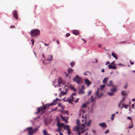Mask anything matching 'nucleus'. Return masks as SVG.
<instances>
[{
    "label": "nucleus",
    "mask_w": 135,
    "mask_h": 135,
    "mask_svg": "<svg viewBox=\"0 0 135 135\" xmlns=\"http://www.w3.org/2000/svg\"><path fill=\"white\" fill-rule=\"evenodd\" d=\"M26 130H28V134L29 135H32L38 130V128H36L33 129L32 127H30L27 128Z\"/></svg>",
    "instance_id": "obj_1"
},
{
    "label": "nucleus",
    "mask_w": 135,
    "mask_h": 135,
    "mask_svg": "<svg viewBox=\"0 0 135 135\" xmlns=\"http://www.w3.org/2000/svg\"><path fill=\"white\" fill-rule=\"evenodd\" d=\"M40 31L37 29H35L31 30L30 34L32 37H35L40 34Z\"/></svg>",
    "instance_id": "obj_2"
},
{
    "label": "nucleus",
    "mask_w": 135,
    "mask_h": 135,
    "mask_svg": "<svg viewBox=\"0 0 135 135\" xmlns=\"http://www.w3.org/2000/svg\"><path fill=\"white\" fill-rule=\"evenodd\" d=\"M76 93H75L72 94L71 95V97L67 98L66 100H65V102H68L69 103H72L74 99V98L73 96V95L76 96Z\"/></svg>",
    "instance_id": "obj_3"
},
{
    "label": "nucleus",
    "mask_w": 135,
    "mask_h": 135,
    "mask_svg": "<svg viewBox=\"0 0 135 135\" xmlns=\"http://www.w3.org/2000/svg\"><path fill=\"white\" fill-rule=\"evenodd\" d=\"M73 80L74 81H75L78 84L81 83L82 81L81 78L79 77L77 75L74 78Z\"/></svg>",
    "instance_id": "obj_4"
},
{
    "label": "nucleus",
    "mask_w": 135,
    "mask_h": 135,
    "mask_svg": "<svg viewBox=\"0 0 135 135\" xmlns=\"http://www.w3.org/2000/svg\"><path fill=\"white\" fill-rule=\"evenodd\" d=\"M62 84L61 81H60V79L55 80L53 84L55 87H59L61 86L60 84Z\"/></svg>",
    "instance_id": "obj_5"
},
{
    "label": "nucleus",
    "mask_w": 135,
    "mask_h": 135,
    "mask_svg": "<svg viewBox=\"0 0 135 135\" xmlns=\"http://www.w3.org/2000/svg\"><path fill=\"white\" fill-rule=\"evenodd\" d=\"M47 106V104H46L43 107H38L37 109V112L35 113L36 114H38L41 111L43 110L44 109L46 108H48Z\"/></svg>",
    "instance_id": "obj_6"
},
{
    "label": "nucleus",
    "mask_w": 135,
    "mask_h": 135,
    "mask_svg": "<svg viewBox=\"0 0 135 135\" xmlns=\"http://www.w3.org/2000/svg\"><path fill=\"white\" fill-rule=\"evenodd\" d=\"M61 126L63 128L64 130H68L69 129V126L68 125H65V124L63 123H60Z\"/></svg>",
    "instance_id": "obj_7"
},
{
    "label": "nucleus",
    "mask_w": 135,
    "mask_h": 135,
    "mask_svg": "<svg viewBox=\"0 0 135 135\" xmlns=\"http://www.w3.org/2000/svg\"><path fill=\"white\" fill-rule=\"evenodd\" d=\"M12 13L14 17L16 19H18V16L17 11L16 10H14L12 12Z\"/></svg>",
    "instance_id": "obj_8"
},
{
    "label": "nucleus",
    "mask_w": 135,
    "mask_h": 135,
    "mask_svg": "<svg viewBox=\"0 0 135 135\" xmlns=\"http://www.w3.org/2000/svg\"><path fill=\"white\" fill-rule=\"evenodd\" d=\"M80 128L79 127L76 126H75L73 129L74 131H76L78 133V135H80L81 132L79 131Z\"/></svg>",
    "instance_id": "obj_9"
},
{
    "label": "nucleus",
    "mask_w": 135,
    "mask_h": 135,
    "mask_svg": "<svg viewBox=\"0 0 135 135\" xmlns=\"http://www.w3.org/2000/svg\"><path fill=\"white\" fill-rule=\"evenodd\" d=\"M57 101L56 100H54L50 104H47V106L49 108V107L53 105H55L56 104Z\"/></svg>",
    "instance_id": "obj_10"
},
{
    "label": "nucleus",
    "mask_w": 135,
    "mask_h": 135,
    "mask_svg": "<svg viewBox=\"0 0 135 135\" xmlns=\"http://www.w3.org/2000/svg\"><path fill=\"white\" fill-rule=\"evenodd\" d=\"M99 125L102 128H105L107 127V125L104 123H100Z\"/></svg>",
    "instance_id": "obj_11"
},
{
    "label": "nucleus",
    "mask_w": 135,
    "mask_h": 135,
    "mask_svg": "<svg viewBox=\"0 0 135 135\" xmlns=\"http://www.w3.org/2000/svg\"><path fill=\"white\" fill-rule=\"evenodd\" d=\"M108 66L109 69H117V67L116 66H113L111 65H108Z\"/></svg>",
    "instance_id": "obj_12"
},
{
    "label": "nucleus",
    "mask_w": 135,
    "mask_h": 135,
    "mask_svg": "<svg viewBox=\"0 0 135 135\" xmlns=\"http://www.w3.org/2000/svg\"><path fill=\"white\" fill-rule=\"evenodd\" d=\"M84 80L85 82L86 85L88 86H89L91 84V83L88 79H85Z\"/></svg>",
    "instance_id": "obj_13"
},
{
    "label": "nucleus",
    "mask_w": 135,
    "mask_h": 135,
    "mask_svg": "<svg viewBox=\"0 0 135 135\" xmlns=\"http://www.w3.org/2000/svg\"><path fill=\"white\" fill-rule=\"evenodd\" d=\"M99 89H98L96 93L95 94V95L97 96L98 98H100L101 97L102 95H103L102 93H101L100 95H98V94L99 93Z\"/></svg>",
    "instance_id": "obj_14"
},
{
    "label": "nucleus",
    "mask_w": 135,
    "mask_h": 135,
    "mask_svg": "<svg viewBox=\"0 0 135 135\" xmlns=\"http://www.w3.org/2000/svg\"><path fill=\"white\" fill-rule=\"evenodd\" d=\"M73 33L75 35H77L79 33V31H78L74 30L73 31Z\"/></svg>",
    "instance_id": "obj_15"
},
{
    "label": "nucleus",
    "mask_w": 135,
    "mask_h": 135,
    "mask_svg": "<svg viewBox=\"0 0 135 135\" xmlns=\"http://www.w3.org/2000/svg\"><path fill=\"white\" fill-rule=\"evenodd\" d=\"M66 91L64 92L63 91H61L60 92V94H62L63 95H64L66 94L67 91L68 89L67 88H65V89Z\"/></svg>",
    "instance_id": "obj_16"
},
{
    "label": "nucleus",
    "mask_w": 135,
    "mask_h": 135,
    "mask_svg": "<svg viewBox=\"0 0 135 135\" xmlns=\"http://www.w3.org/2000/svg\"><path fill=\"white\" fill-rule=\"evenodd\" d=\"M52 59V56L51 55H49L48 58L46 60L48 61H51Z\"/></svg>",
    "instance_id": "obj_17"
},
{
    "label": "nucleus",
    "mask_w": 135,
    "mask_h": 135,
    "mask_svg": "<svg viewBox=\"0 0 135 135\" xmlns=\"http://www.w3.org/2000/svg\"><path fill=\"white\" fill-rule=\"evenodd\" d=\"M57 126L58 127V128L56 130V131L58 132H60V131L61 130V125H57Z\"/></svg>",
    "instance_id": "obj_18"
},
{
    "label": "nucleus",
    "mask_w": 135,
    "mask_h": 135,
    "mask_svg": "<svg viewBox=\"0 0 135 135\" xmlns=\"http://www.w3.org/2000/svg\"><path fill=\"white\" fill-rule=\"evenodd\" d=\"M73 70L71 68H70L68 69V72L69 75V74H70V75H71V73L73 72Z\"/></svg>",
    "instance_id": "obj_19"
},
{
    "label": "nucleus",
    "mask_w": 135,
    "mask_h": 135,
    "mask_svg": "<svg viewBox=\"0 0 135 135\" xmlns=\"http://www.w3.org/2000/svg\"><path fill=\"white\" fill-rule=\"evenodd\" d=\"M43 133L44 135H50L48 133L46 130L45 129H44L43 130Z\"/></svg>",
    "instance_id": "obj_20"
},
{
    "label": "nucleus",
    "mask_w": 135,
    "mask_h": 135,
    "mask_svg": "<svg viewBox=\"0 0 135 135\" xmlns=\"http://www.w3.org/2000/svg\"><path fill=\"white\" fill-rule=\"evenodd\" d=\"M107 85L108 86H111L113 85L112 82V81H110L109 82V83L107 84Z\"/></svg>",
    "instance_id": "obj_21"
},
{
    "label": "nucleus",
    "mask_w": 135,
    "mask_h": 135,
    "mask_svg": "<svg viewBox=\"0 0 135 135\" xmlns=\"http://www.w3.org/2000/svg\"><path fill=\"white\" fill-rule=\"evenodd\" d=\"M95 99V98H94L93 95H91L90 98V101L92 102L94 101Z\"/></svg>",
    "instance_id": "obj_22"
},
{
    "label": "nucleus",
    "mask_w": 135,
    "mask_h": 135,
    "mask_svg": "<svg viewBox=\"0 0 135 135\" xmlns=\"http://www.w3.org/2000/svg\"><path fill=\"white\" fill-rule=\"evenodd\" d=\"M56 120L57 122V125H61L60 123L59 124V123L60 121V119L58 118H56Z\"/></svg>",
    "instance_id": "obj_23"
},
{
    "label": "nucleus",
    "mask_w": 135,
    "mask_h": 135,
    "mask_svg": "<svg viewBox=\"0 0 135 135\" xmlns=\"http://www.w3.org/2000/svg\"><path fill=\"white\" fill-rule=\"evenodd\" d=\"M111 55L114 57L117 60L118 59L117 56L115 55L114 54L112 53Z\"/></svg>",
    "instance_id": "obj_24"
},
{
    "label": "nucleus",
    "mask_w": 135,
    "mask_h": 135,
    "mask_svg": "<svg viewBox=\"0 0 135 135\" xmlns=\"http://www.w3.org/2000/svg\"><path fill=\"white\" fill-rule=\"evenodd\" d=\"M62 113L63 114H69V112L68 111H65V110H63L62 111Z\"/></svg>",
    "instance_id": "obj_25"
},
{
    "label": "nucleus",
    "mask_w": 135,
    "mask_h": 135,
    "mask_svg": "<svg viewBox=\"0 0 135 135\" xmlns=\"http://www.w3.org/2000/svg\"><path fill=\"white\" fill-rule=\"evenodd\" d=\"M108 79V78H105L104 79H103V83L104 84H106L107 83V80Z\"/></svg>",
    "instance_id": "obj_26"
},
{
    "label": "nucleus",
    "mask_w": 135,
    "mask_h": 135,
    "mask_svg": "<svg viewBox=\"0 0 135 135\" xmlns=\"http://www.w3.org/2000/svg\"><path fill=\"white\" fill-rule=\"evenodd\" d=\"M91 122V120H89L88 122H86V124L88 126H90V124Z\"/></svg>",
    "instance_id": "obj_27"
},
{
    "label": "nucleus",
    "mask_w": 135,
    "mask_h": 135,
    "mask_svg": "<svg viewBox=\"0 0 135 135\" xmlns=\"http://www.w3.org/2000/svg\"><path fill=\"white\" fill-rule=\"evenodd\" d=\"M123 104H123V107H121V109L123 107H124L126 109H127L128 108V107L129 106V105H123Z\"/></svg>",
    "instance_id": "obj_28"
},
{
    "label": "nucleus",
    "mask_w": 135,
    "mask_h": 135,
    "mask_svg": "<svg viewBox=\"0 0 135 135\" xmlns=\"http://www.w3.org/2000/svg\"><path fill=\"white\" fill-rule=\"evenodd\" d=\"M107 94L108 95L110 96H113L114 95V94L113 92H108Z\"/></svg>",
    "instance_id": "obj_29"
},
{
    "label": "nucleus",
    "mask_w": 135,
    "mask_h": 135,
    "mask_svg": "<svg viewBox=\"0 0 135 135\" xmlns=\"http://www.w3.org/2000/svg\"><path fill=\"white\" fill-rule=\"evenodd\" d=\"M105 86V85H101L100 86V89L101 90H102L104 88Z\"/></svg>",
    "instance_id": "obj_30"
},
{
    "label": "nucleus",
    "mask_w": 135,
    "mask_h": 135,
    "mask_svg": "<svg viewBox=\"0 0 135 135\" xmlns=\"http://www.w3.org/2000/svg\"><path fill=\"white\" fill-rule=\"evenodd\" d=\"M116 90L115 88H114L113 89H110V91L113 93L114 92L116 91Z\"/></svg>",
    "instance_id": "obj_31"
},
{
    "label": "nucleus",
    "mask_w": 135,
    "mask_h": 135,
    "mask_svg": "<svg viewBox=\"0 0 135 135\" xmlns=\"http://www.w3.org/2000/svg\"><path fill=\"white\" fill-rule=\"evenodd\" d=\"M75 62L73 61L71 63H70V65L71 66H74L75 64Z\"/></svg>",
    "instance_id": "obj_32"
},
{
    "label": "nucleus",
    "mask_w": 135,
    "mask_h": 135,
    "mask_svg": "<svg viewBox=\"0 0 135 135\" xmlns=\"http://www.w3.org/2000/svg\"><path fill=\"white\" fill-rule=\"evenodd\" d=\"M79 93L84 94V91L83 90L81 89L79 92Z\"/></svg>",
    "instance_id": "obj_33"
},
{
    "label": "nucleus",
    "mask_w": 135,
    "mask_h": 135,
    "mask_svg": "<svg viewBox=\"0 0 135 135\" xmlns=\"http://www.w3.org/2000/svg\"><path fill=\"white\" fill-rule=\"evenodd\" d=\"M70 88L71 89H73V90L74 91H76V89L74 88L73 86H70Z\"/></svg>",
    "instance_id": "obj_34"
},
{
    "label": "nucleus",
    "mask_w": 135,
    "mask_h": 135,
    "mask_svg": "<svg viewBox=\"0 0 135 135\" xmlns=\"http://www.w3.org/2000/svg\"><path fill=\"white\" fill-rule=\"evenodd\" d=\"M86 105L85 104V103H84L82 105L81 107V108H86Z\"/></svg>",
    "instance_id": "obj_35"
},
{
    "label": "nucleus",
    "mask_w": 135,
    "mask_h": 135,
    "mask_svg": "<svg viewBox=\"0 0 135 135\" xmlns=\"http://www.w3.org/2000/svg\"><path fill=\"white\" fill-rule=\"evenodd\" d=\"M67 132L69 135H70L71 134L70 130V128H69V129L67 130Z\"/></svg>",
    "instance_id": "obj_36"
},
{
    "label": "nucleus",
    "mask_w": 135,
    "mask_h": 135,
    "mask_svg": "<svg viewBox=\"0 0 135 135\" xmlns=\"http://www.w3.org/2000/svg\"><path fill=\"white\" fill-rule=\"evenodd\" d=\"M123 101H122L120 102V103L118 104V106L119 107H120L122 105Z\"/></svg>",
    "instance_id": "obj_37"
},
{
    "label": "nucleus",
    "mask_w": 135,
    "mask_h": 135,
    "mask_svg": "<svg viewBox=\"0 0 135 135\" xmlns=\"http://www.w3.org/2000/svg\"><path fill=\"white\" fill-rule=\"evenodd\" d=\"M124 96H125L126 95V94L125 92L124 91H122L121 93Z\"/></svg>",
    "instance_id": "obj_38"
},
{
    "label": "nucleus",
    "mask_w": 135,
    "mask_h": 135,
    "mask_svg": "<svg viewBox=\"0 0 135 135\" xmlns=\"http://www.w3.org/2000/svg\"><path fill=\"white\" fill-rule=\"evenodd\" d=\"M133 127V124H132V125L131 126H130L129 127H127V129H128V128L131 129V128H132Z\"/></svg>",
    "instance_id": "obj_39"
},
{
    "label": "nucleus",
    "mask_w": 135,
    "mask_h": 135,
    "mask_svg": "<svg viewBox=\"0 0 135 135\" xmlns=\"http://www.w3.org/2000/svg\"><path fill=\"white\" fill-rule=\"evenodd\" d=\"M92 91L91 90H90L88 91V95H90Z\"/></svg>",
    "instance_id": "obj_40"
},
{
    "label": "nucleus",
    "mask_w": 135,
    "mask_h": 135,
    "mask_svg": "<svg viewBox=\"0 0 135 135\" xmlns=\"http://www.w3.org/2000/svg\"><path fill=\"white\" fill-rule=\"evenodd\" d=\"M80 110L83 113H85V111L84 110H83L81 108H80Z\"/></svg>",
    "instance_id": "obj_41"
},
{
    "label": "nucleus",
    "mask_w": 135,
    "mask_h": 135,
    "mask_svg": "<svg viewBox=\"0 0 135 135\" xmlns=\"http://www.w3.org/2000/svg\"><path fill=\"white\" fill-rule=\"evenodd\" d=\"M31 41H32V45H33L34 44V40L33 39H32Z\"/></svg>",
    "instance_id": "obj_42"
},
{
    "label": "nucleus",
    "mask_w": 135,
    "mask_h": 135,
    "mask_svg": "<svg viewBox=\"0 0 135 135\" xmlns=\"http://www.w3.org/2000/svg\"><path fill=\"white\" fill-rule=\"evenodd\" d=\"M79 99V98H78V99H76V100L75 101H74L75 103H77V102H78V101Z\"/></svg>",
    "instance_id": "obj_43"
},
{
    "label": "nucleus",
    "mask_w": 135,
    "mask_h": 135,
    "mask_svg": "<svg viewBox=\"0 0 135 135\" xmlns=\"http://www.w3.org/2000/svg\"><path fill=\"white\" fill-rule=\"evenodd\" d=\"M127 119H128L130 120L131 121H132V119H131V118L130 117H127Z\"/></svg>",
    "instance_id": "obj_44"
},
{
    "label": "nucleus",
    "mask_w": 135,
    "mask_h": 135,
    "mask_svg": "<svg viewBox=\"0 0 135 135\" xmlns=\"http://www.w3.org/2000/svg\"><path fill=\"white\" fill-rule=\"evenodd\" d=\"M66 35L67 37H69L70 36V34L69 33H68Z\"/></svg>",
    "instance_id": "obj_45"
},
{
    "label": "nucleus",
    "mask_w": 135,
    "mask_h": 135,
    "mask_svg": "<svg viewBox=\"0 0 135 135\" xmlns=\"http://www.w3.org/2000/svg\"><path fill=\"white\" fill-rule=\"evenodd\" d=\"M109 130L108 129L105 132V134L109 132Z\"/></svg>",
    "instance_id": "obj_46"
},
{
    "label": "nucleus",
    "mask_w": 135,
    "mask_h": 135,
    "mask_svg": "<svg viewBox=\"0 0 135 135\" xmlns=\"http://www.w3.org/2000/svg\"><path fill=\"white\" fill-rule=\"evenodd\" d=\"M57 109V108H55L54 109H52V110L54 111V110H56Z\"/></svg>",
    "instance_id": "obj_47"
},
{
    "label": "nucleus",
    "mask_w": 135,
    "mask_h": 135,
    "mask_svg": "<svg viewBox=\"0 0 135 135\" xmlns=\"http://www.w3.org/2000/svg\"><path fill=\"white\" fill-rule=\"evenodd\" d=\"M114 119V117H111V120L112 121Z\"/></svg>",
    "instance_id": "obj_48"
},
{
    "label": "nucleus",
    "mask_w": 135,
    "mask_h": 135,
    "mask_svg": "<svg viewBox=\"0 0 135 135\" xmlns=\"http://www.w3.org/2000/svg\"><path fill=\"white\" fill-rule=\"evenodd\" d=\"M76 122H77V124H78L79 123V120L77 119L76 120Z\"/></svg>",
    "instance_id": "obj_49"
},
{
    "label": "nucleus",
    "mask_w": 135,
    "mask_h": 135,
    "mask_svg": "<svg viewBox=\"0 0 135 135\" xmlns=\"http://www.w3.org/2000/svg\"><path fill=\"white\" fill-rule=\"evenodd\" d=\"M85 130H83L81 131L80 132H81V133H83L85 132Z\"/></svg>",
    "instance_id": "obj_50"
},
{
    "label": "nucleus",
    "mask_w": 135,
    "mask_h": 135,
    "mask_svg": "<svg viewBox=\"0 0 135 135\" xmlns=\"http://www.w3.org/2000/svg\"><path fill=\"white\" fill-rule=\"evenodd\" d=\"M15 27V26H11L10 27V28H14Z\"/></svg>",
    "instance_id": "obj_51"
},
{
    "label": "nucleus",
    "mask_w": 135,
    "mask_h": 135,
    "mask_svg": "<svg viewBox=\"0 0 135 135\" xmlns=\"http://www.w3.org/2000/svg\"><path fill=\"white\" fill-rule=\"evenodd\" d=\"M131 65H133L134 64V63L133 62H132L131 61L130 62Z\"/></svg>",
    "instance_id": "obj_52"
},
{
    "label": "nucleus",
    "mask_w": 135,
    "mask_h": 135,
    "mask_svg": "<svg viewBox=\"0 0 135 135\" xmlns=\"http://www.w3.org/2000/svg\"><path fill=\"white\" fill-rule=\"evenodd\" d=\"M60 133V135H63V133L61 132H59Z\"/></svg>",
    "instance_id": "obj_53"
},
{
    "label": "nucleus",
    "mask_w": 135,
    "mask_h": 135,
    "mask_svg": "<svg viewBox=\"0 0 135 135\" xmlns=\"http://www.w3.org/2000/svg\"><path fill=\"white\" fill-rule=\"evenodd\" d=\"M44 45L45 46H47V45H49V44H46L45 43Z\"/></svg>",
    "instance_id": "obj_54"
},
{
    "label": "nucleus",
    "mask_w": 135,
    "mask_h": 135,
    "mask_svg": "<svg viewBox=\"0 0 135 135\" xmlns=\"http://www.w3.org/2000/svg\"><path fill=\"white\" fill-rule=\"evenodd\" d=\"M109 63H110L109 62V61H107V62H106V64L105 65H107L108 64H109Z\"/></svg>",
    "instance_id": "obj_55"
},
{
    "label": "nucleus",
    "mask_w": 135,
    "mask_h": 135,
    "mask_svg": "<svg viewBox=\"0 0 135 135\" xmlns=\"http://www.w3.org/2000/svg\"><path fill=\"white\" fill-rule=\"evenodd\" d=\"M64 120L65 121V123H67L68 121H67V120H66L65 119V120Z\"/></svg>",
    "instance_id": "obj_56"
},
{
    "label": "nucleus",
    "mask_w": 135,
    "mask_h": 135,
    "mask_svg": "<svg viewBox=\"0 0 135 135\" xmlns=\"http://www.w3.org/2000/svg\"><path fill=\"white\" fill-rule=\"evenodd\" d=\"M127 86V84H126L124 87L125 88H126Z\"/></svg>",
    "instance_id": "obj_57"
},
{
    "label": "nucleus",
    "mask_w": 135,
    "mask_h": 135,
    "mask_svg": "<svg viewBox=\"0 0 135 135\" xmlns=\"http://www.w3.org/2000/svg\"><path fill=\"white\" fill-rule=\"evenodd\" d=\"M132 101H135V98L132 99Z\"/></svg>",
    "instance_id": "obj_58"
},
{
    "label": "nucleus",
    "mask_w": 135,
    "mask_h": 135,
    "mask_svg": "<svg viewBox=\"0 0 135 135\" xmlns=\"http://www.w3.org/2000/svg\"><path fill=\"white\" fill-rule=\"evenodd\" d=\"M82 40H83V41H84L85 43L86 42V41L84 39L82 38Z\"/></svg>",
    "instance_id": "obj_59"
},
{
    "label": "nucleus",
    "mask_w": 135,
    "mask_h": 135,
    "mask_svg": "<svg viewBox=\"0 0 135 135\" xmlns=\"http://www.w3.org/2000/svg\"><path fill=\"white\" fill-rule=\"evenodd\" d=\"M88 72V71H86L84 73V75H86V73H87V72Z\"/></svg>",
    "instance_id": "obj_60"
},
{
    "label": "nucleus",
    "mask_w": 135,
    "mask_h": 135,
    "mask_svg": "<svg viewBox=\"0 0 135 135\" xmlns=\"http://www.w3.org/2000/svg\"><path fill=\"white\" fill-rule=\"evenodd\" d=\"M101 71L102 72H104V69H102V70Z\"/></svg>",
    "instance_id": "obj_61"
},
{
    "label": "nucleus",
    "mask_w": 135,
    "mask_h": 135,
    "mask_svg": "<svg viewBox=\"0 0 135 135\" xmlns=\"http://www.w3.org/2000/svg\"><path fill=\"white\" fill-rule=\"evenodd\" d=\"M62 119L64 120L65 119V118L63 117L62 118Z\"/></svg>",
    "instance_id": "obj_62"
},
{
    "label": "nucleus",
    "mask_w": 135,
    "mask_h": 135,
    "mask_svg": "<svg viewBox=\"0 0 135 135\" xmlns=\"http://www.w3.org/2000/svg\"><path fill=\"white\" fill-rule=\"evenodd\" d=\"M115 114H112V117H114V115H115Z\"/></svg>",
    "instance_id": "obj_63"
},
{
    "label": "nucleus",
    "mask_w": 135,
    "mask_h": 135,
    "mask_svg": "<svg viewBox=\"0 0 135 135\" xmlns=\"http://www.w3.org/2000/svg\"><path fill=\"white\" fill-rule=\"evenodd\" d=\"M132 106H133L132 108H133L134 107V104H132Z\"/></svg>",
    "instance_id": "obj_64"
}]
</instances>
